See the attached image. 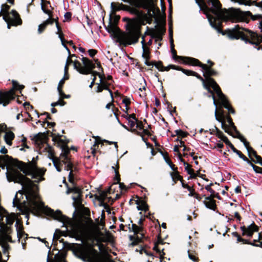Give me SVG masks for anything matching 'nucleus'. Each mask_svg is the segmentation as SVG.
<instances>
[{
	"mask_svg": "<svg viewBox=\"0 0 262 262\" xmlns=\"http://www.w3.org/2000/svg\"><path fill=\"white\" fill-rule=\"evenodd\" d=\"M6 177L9 182L21 184L23 190H19L18 192L22 194L23 191L24 192L31 208L37 211H44L47 215H51L55 220L62 222L63 227L66 224H71L70 219L63 215L60 210L54 211L50 208L45 207L42 203L37 200L38 194L35 190L36 185L30 179L16 171L6 172Z\"/></svg>",
	"mask_w": 262,
	"mask_h": 262,
	"instance_id": "obj_1",
	"label": "nucleus"
},
{
	"mask_svg": "<svg viewBox=\"0 0 262 262\" xmlns=\"http://www.w3.org/2000/svg\"><path fill=\"white\" fill-rule=\"evenodd\" d=\"M195 2L206 15L211 26L217 31L220 30L221 20H231L233 22L245 21L247 20V15L251 14L249 11L244 12L232 8L223 9L219 0H208V3L212 5L210 8L204 0H195Z\"/></svg>",
	"mask_w": 262,
	"mask_h": 262,
	"instance_id": "obj_2",
	"label": "nucleus"
},
{
	"mask_svg": "<svg viewBox=\"0 0 262 262\" xmlns=\"http://www.w3.org/2000/svg\"><path fill=\"white\" fill-rule=\"evenodd\" d=\"M126 27L127 32H121L115 25H111L106 28V30L117 42L124 46L138 42L140 36V30L137 23L134 20H129Z\"/></svg>",
	"mask_w": 262,
	"mask_h": 262,
	"instance_id": "obj_3",
	"label": "nucleus"
},
{
	"mask_svg": "<svg viewBox=\"0 0 262 262\" xmlns=\"http://www.w3.org/2000/svg\"><path fill=\"white\" fill-rule=\"evenodd\" d=\"M228 35L230 39H241L246 43H249L256 46H258L262 42V35H258L249 30L240 27L239 25H236L229 30Z\"/></svg>",
	"mask_w": 262,
	"mask_h": 262,
	"instance_id": "obj_4",
	"label": "nucleus"
},
{
	"mask_svg": "<svg viewBox=\"0 0 262 262\" xmlns=\"http://www.w3.org/2000/svg\"><path fill=\"white\" fill-rule=\"evenodd\" d=\"M189 61L192 62V66H196L201 67L203 70V76L205 78L206 82L209 87H211L213 91L217 94L218 92H222L219 86L213 79L210 77L211 76L216 74V72L210 67L202 64L200 61L195 58H187Z\"/></svg>",
	"mask_w": 262,
	"mask_h": 262,
	"instance_id": "obj_5",
	"label": "nucleus"
},
{
	"mask_svg": "<svg viewBox=\"0 0 262 262\" xmlns=\"http://www.w3.org/2000/svg\"><path fill=\"white\" fill-rule=\"evenodd\" d=\"M13 86L8 91L0 92V104H2L3 106H7L10 101L15 98V90H21L24 89V86L20 85L18 82L13 80L12 81Z\"/></svg>",
	"mask_w": 262,
	"mask_h": 262,
	"instance_id": "obj_6",
	"label": "nucleus"
},
{
	"mask_svg": "<svg viewBox=\"0 0 262 262\" xmlns=\"http://www.w3.org/2000/svg\"><path fill=\"white\" fill-rule=\"evenodd\" d=\"M20 170L26 175L31 176L32 179H34V182L38 183L43 180L45 170L43 168H38L34 165L31 166H24Z\"/></svg>",
	"mask_w": 262,
	"mask_h": 262,
	"instance_id": "obj_7",
	"label": "nucleus"
},
{
	"mask_svg": "<svg viewBox=\"0 0 262 262\" xmlns=\"http://www.w3.org/2000/svg\"><path fill=\"white\" fill-rule=\"evenodd\" d=\"M5 217L6 224H5L4 222H0V228L3 232L1 240H9L10 237L9 234L10 233L11 229L8 226H11L13 224L16 218V215L14 213H12L6 215L5 216Z\"/></svg>",
	"mask_w": 262,
	"mask_h": 262,
	"instance_id": "obj_8",
	"label": "nucleus"
},
{
	"mask_svg": "<svg viewBox=\"0 0 262 262\" xmlns=\"http://www.w3.org/2000/svg\"><path fill=\"white\" fill-rule=\"evenodd\" d=\"M81 60L84 66H81L79 61H75L73 63L74 68L82 74L91 73L92 70L95 68L94 64L86 57H82Z\"/></svg>",
	"mask_w": 262,
	"mask_h": 262,
	"instance_id": "obj_9",
	"label": "nucleus"
},
{
	"mask_svg": "<svg viewBox=\"0 0 262 262\" xmlns=\"http://www.w3.org/2000/svg\"><path fill=\"white\" fill-rule=\"evenodd\" d=\"M81 60L84 66H81L79 61H75L73 63L74 68L82 74L91 73L92 70L95 68L94 64L86 57H82Z\"/></svg>",
	"mask_w": 262,
	"mask_h": 262,
	"instance_id": "obj_10",
	"label": "nucleus"
},
{
	"mask_svg": "<svg viewBox=\"0 0 262 262\" xmlns=\"http://www.w3.org/2000/svg\"><path fill=\"white\" fill-rule=\"evenodd\" d=\"M3 18L6 22H11L13 25L16 26L21 24L18 13L14 10H12L10 13L4 15Z\"/></svg>",
	"mask_w": 262,
	"mask_h": 262,
	"instance_id": "obj_11",
	"label": "nucleus"
},
{
	"mask_svg": "<svg viewBox=\"0 0 262 262\" xmlns=\"http://www.w3.org/2000/svg\"><path fill=\"white\" fill-rule=\"evenodd\" d=\"M128 226L129 231H132L134 232L135 234L139 233L140 235V237L138 236L136 237H134L133 236H129L130 240L133 241L132 244L133 245H136L141 241L142 238L143 237V234L142 233H140L142 230V228L140 226L136 225V224H132V228L129 227V225H128Z\"/></svg>",
	"mask_w": 262,
	"mask_h": 262,
	"instance_id": "obj_12",
	"label": "nucleus"
},
{
	"mask_svg": "<svg viewBox=\"0 0 262 262\" xmlns=\"http://www.w3.org/2000/svg\"><path fill=\"white\" fill-rule=\"evenodd\" d=\"M41 8L45 13L49 15V18L38 26V32L39 34L43 32L48 25L52 24L54 21H56L55 19L51 17V11L46 9L45 5L42 4L41 5Z\"/></svg>",
	"mask_w": 262,
	"mask_h": 262,
	"instance_id": "obj_13",
	"label": "nucleus"
},
{
	"mask_svg": "<svg viewBox=\"0 0 262 262\" xmlns=\"http://www.w3.org/2000/svg\"><path fill=\"white\" fill-rule=\"evenodd\" d=\"M193 76H195L196 77H197V78H198L201 81H202L203 83V85H204V86L205 89H206L208 91V92L210 93V95H209L208 97L212 98L213 104L215 106V119L217 121L220 122L221 121L218 118V117H217V116L216 115L217 106H216V102H215V96H214V95L213 94V92L210 90V88L209 87V86L207 84V83L206 82V80L204 79L200 75H199L198 74H197L195 72V75H193Z\"/></svg>",
	"mask_w": 262,
	"mask_h": 262,
	"instance_id": "obj_14",
	"label": "nucleus"
},
{
	"mask_svg": "<svg viewBox=\"0 0 262 262\" xmlns=\"http://www.w3.org/2000/svg\"><path fill=\"white\" fill-rule=\"evenodd\" d=\"M99 75V77L100 78L99 83H97V85L96 92L100 93L103 90H105L108 91L110 96L112 99H113V95L112 92L108 88L109 84L103 80L102 76L99 74V73H97Z\"/></svg>",
	"mask_w": 262,
	"mask_h": 262,
	"instance_id": "obj_15",
	"label": "nucleus"
},
{
	"mask_svg": "<svg viewBox=\"0 0 262 262\" xmlns=\"http://www.w3.org/2000/svg\"><path fill=\"white\" fill-rule=\"evenodd\" d=\"M219 98V100L220 101L221 104L228 111L234 114L235 112L234 110L231 107V106L229 104V102L226 99V96L223 94L222 92H218L217 94L216 95Z\"/></svg>",
	"mask_w": 262,
	"mask_h": 262,
	"instance_id": "obj_16",
	"label": "nucleus"
},
{
	"mask_svg": "<svg viewBox=\"0 0 262 262\" xmlns=\"http://www.w3.org/2000/svg\"><path fill=\"white\" fill-rule=\"evenodd\" d=\"M222 127L225 129V132L227 133L228 134L231 135L233 137L237 138L242 141L244 140V137L240 134V133L236 129V126H234L233 130V132L230 131L228 128V127L224 123L222 122Z\"/></svg>",
	"mask_w": 262,
	"mask_h": 262,
	"instance_id": "obj_17",
	"label": "nucleus"
},
{
	"mask_svg": "<svg viewBox=\"0 0 262 262\" xmlns=\"http://www.w3.org/2000/svg\"><path fill=\"white\" fill-rule=\"evenodd\" d=\"M76 255L83 261H90L91 258L90 252L86 249H81L78 250L76 253Z\"/></svg>",
	"mask_w": 262,
	"mask_h": 262,
	"instance_id": "obj_18",
	"label": "nucleus"
},
{
	"mask_svg": "<svg viewBox=\"0 0 262 262\" xmlns=\"http://www.w3.org/2000/svg\"><path fill=\"white\" fill-rule=\"evenodd\" d=\"M170 42H171L170 45H171V52H172V55H173V58L175 60L178 59H180L182 61L183 63H184L185 64H188L191 65L192 62L189 61L188 60H187V58H192L189 57H183V56H177L176 55V51L173 49V40L171 39V40H170Z\"/></svg>",
	"mask_w": 262,
	"mask_h": 262,
	"instance_id": "obj_19",
	"label": "nucleus"
},
{
	"mask_svg": "<svg viewBox=\"0 0 262 262\" xmlns=\"http://www.w3.org/2000/svg\"><path fill=\"white\" fill-rule=\"evenodd\" d=\"M178 159L181 162L183 163V164L185 166V169L187 172V173L190 174L192 178H194L195 177V174L194 173L193 170L191 168V166L185 162L184 160L182 158L180 154H179L178 155Z\"/></svg>",
	"mask_w": 262,
	"mask_h": 262,
	"instance_id": "obj_20",
	"label": "nucleus"
},
{
	"mask_svg": "<svg viewBox=\"0 0 262 262\" xmlns=\"http://www.w3.org/2000/svg\"><path fill=\"white\" fill-rule=\"evenodd\" d=\"M112 168L114 169V172L115 173V176L114 177V180L116 181L117 182L115 183L114 184H119V187L120 189L122 191L123 190H126V187L125 185L123 183L120 182V177H119V174L118 171L115 169L114 166H112Z\"/></svg>",
	"mask_w": 262,
	"mask_h": 262,
	"instance_id": "obj_21",
	"label": "nucleus"
},
{
	"mask_svg": "<svg viewBox=\"0 0 262 262\" xmlns=\"http://www.w3.org/2000/svg\"><path fill=\"white\" fill-rule=\"evenodd\" d=\"M15 226L17 231V237L20 239V238H22L24 235H25V233L23 231V227L18 220L16 221Z\"/></svg>",
	"mask_w": 262,
	"mask_h": 262,
	"instance_id": "obj_22",
	"label": "nucleus"
},
{
	"mask_svg": "<svg viewBox=\"0 0 262 262\" xmlns=\"http://www.w3.org/2000/svg\"><path fill=\"white\" fill-rule=\"evenodd\" d=\"M64 160H65L63 159ZM66 161L64 162V161H62V162H64L65 165V169L67 171L70 170V172L69 174V180L70 182L73 183V175H72V163L68 160H66Z\"/></svg>",
	"mask_w": 262,
	"mask_h": 262,
	"instance_id": "obj_23",
	"label": "nucleus"
},
{
	"mask_svg": "<svg viewBox=\"0 0 262 262\" xmlns=\"http://www.w3.org/2000/svg\"><path fill=\"white\" fill-rule=\"evenodd\" d=\"M136 204L137 205V208L138 210L146 211L148 210V205L143 200H137Z\"/></svg>",
	"mask_w": 262,
	"mask_h": 262,
	"instance_id": "obj_24",
	"label": "nucleus"
},
{
	"mask_svg": "<svg viewBox=\"0 0 262 262\" xmlns=\"http://www.w3.org/2000/svg\"><path fill=\"white\" fill-rule=\"evenodd\" d=\"M111 240V237L108 234L104 235L100 232L97 237L98 242H109Z\"/></svg>",
	"mask_w": 262,
	"mask_h": 262,
	"instance_id": "obj_25",
	"label": "nucleus"
},
{
	"mask_svg": "<svg viewBox=\"0 0 262 262\" xmlns=\"http://www.w3.org/2000/svg\"><path fill=\"white\" fill-rule=\"evenodd\" d=\"M14 138V134L11 131H7L5 135V140L6 143L9 145H12V141Z\"/></svg>",
	"mask_w": 262,
	"mask_h": 262,
	"instance_id": "obj_26",
	"label": "nucleus"
},
{
	"mask_svg": "<svg viewBox=\"0 0 262 262\" xmlns=\"http://www.w3.org/2000/svg\"><path fill=\"white\" fill-rule=\"evenodd\" d=\"M141 43L142 45V50H143V53H142V57L145 59H148L149 58V49L147 47H146L144 43V37H142V40L141 41Z\"/></svg>",
	"mask_w": 262,
	"mask_h": 262,
	"instance_id": "obj_27",
	"label": "nucleus"
},
{
	"mask_svg": "<svg viewBox=\"0 0 262 262\" xmlns=\"http://www.w3.org/2000/svg\"><path fill=\"white\" fill-rule=\"evenodd\" d=\"M107 196V192L101 191L99 193V195L98 196V199L101 202V205L103 206L105 208L107 207L106 204L103 203L104 201Z\"/></svg>",
	"mask_w": 262,
	"mask_h": 262,
	"instance_id": "obj_28",
	"label": "nucleus"
},
{
	"mask_svg": "<svg viewBox=\"0 0 262 262\" xmlns=\"http://www.w3.org/2000/svg\"><path fill=\"white\" fill-rule=\"evenodd\" d=\"M62 152L60 154L61 158L68 160V155L70 152V149L66 145H62Z\"/></svg>",
	"mask_w": 262,
	"mask_h": 262,
	"instance_id": "obj_29",
	"label": "nucleus"
},
{
	"mask_svg": "<svg viewBox=\"0 0 262 262\" xmlns=\"http://www.w3.org/2000/svg\"><path fill=\"white\" fill-rule=\"evenodd\" d=\"M203 203L204 204L206 208L213 210H215L216 208V204L215 201L214 200L210 201H204Z\"/></svg>",
	"mask_w": 262,
	"mask_h": 262,
	"instance_id": "obj_30",
	"label": "nucleus"
},
{
	"mask_svg": "<svg viewBox=\"0 0 262 262\" xmlns=\"http://www.w3.org/2000/svg\"><path fill=\"white\" fill-rule=\"evenodd\" d=\"M129 12L132 14H135L138 18H141L143 16V13L137 9L136 8H132L129 10Z\"/></svg>",
	"mask_w": 262,
	"mask_h": 262,
	"instance_id": "obj_31",
	"label": "nucleus"
},
{
	"mask_svg": "<svg viewBox=\"0 0 262 262\" xmlns=\"http://www.w3.org/2000/svg\"><path fill=\"white\" fill-rule=\"evenodd\" d=\"M155 67L160 71H164L169 70V66L164 67L163 66L161 61L156 62L154 64Z\"/></svg>",
	"mask_w": 262,
	"mask_h": 262,
	"instance_id": "obj_32",
	"label": "nucleus"
},
{
	"mask_svg": "<svg viewBox=\"0 0 262 262\" xmlns=\"http://www.w3.org/2000/svg\"><path fill=\"white\" fill-rule=\"evenodd\" d=\"M81 194H78L77 195V196H73L72 197L73 200L74 201L73 202V205L74 206H78L79 205H80L81 203Z\"/></svg>",
	"mask_w": 262,
	"mask_h": 262,
	"instance_id": "obj_33",
	"label": "nucleus"
},
{
	"mask_svg": "<svg viewBox=\"0 0 262 262\" xmlns=\"http://www.w3.org/2000/svg\"><path fill=\"white\" fill-rule=\"evenodd\" d=\"M52 140L54 143H57L58 146L60 145V143L62 142V140L60 138L61 135L58 134L57 136H55L54 134H52Z\"/></svg>",
	"mask_w": 262,
	"mask_h": 262,
	"instance_id": "obj_34",
	"label": "nucleus"
},
{
	"mask_svg": "<svg viewBox=\"0 0 262 262\" xmlns=\"http://www.w3.org/2000/svg\"><path fill=\"white\" fill-rule=\"evenodd\" d=\"M148 0H141L138 4L137 6L143 8H147L149 5Z\"/></svg>",
	"mask_w": 262,
	"mask_h": 262,
	"instance_id": "obj_35",
	"label": "nucleus"
},
{
	"mask_svg": "<svg viewBox=\"0 0 262 262\" xmlns=\"http://www.w3.org/2000/svg\"><path fill=\"white\" fill-rule=\"evenodd\" d=\"M258 228L257 226L255 225L254 223L250 225L247 228V230L248 231H251L252 232L258 231Z\"/></svg>",
	"mask_w": 262,
	"mask_h": 262,
	"instance_id": "obj_36",
	"label": "nucleus"
},
{
	"mask_svg": "<svg viewBox=\"0 0 262 262\" xmlns=\"http://www.w3.org/2000/svg\"><path fill=\"white\" fill-rule=\"evenodd\" d=\"M231 149L234 153L236 154L238 157L242 159L243 160L244 159H246V157L243 155L240 151L236 149L233 145H232V148Z\"/></svg>",
	"mask_w": 262,
	"mask_h": 262,
	"instance_id": "obj_37",
	"label": "nucleus"
},
{
	"mask_svg": "<svg viewBox=\"0 0 262 262\" xmlns=\"http://www.w3.org/2000/svg\"><path fill=\"white\" fill-rule=\"evenodd\" d=\"M20 201L17 198V193L16 194L13 201V205L14 207H16L17 208L20 209Z\"/></svg>",
	"mask_w": 262,
	"mask_h": 262,
	"instance_id": "obj_38",
	"label": "nucleus"
},
{
	"mask_svg": "<svg viewBox=\"0 0 262 262\" xmlns=\"http://www.w3.org/2000/svg\"><path fill=\"white\" fill-rule=\"evenodd\" d=\"M138 121V120H134V119H130L128 121L130 127L131 128H133L135 126L136 127H138V124H137Z\"/></svg>",
	"mask_w": 262,
	"mask_h": 262,
	"instance_id": "obj_39",
	"label": "nucleus"
},
{
	"mask_svg": "<svg viewBox=\"0 0 262 262\" xmlns=\"http://www.w3.org/2000/svg\"><path fill=\"white\" fill-rule=\"evenodd\" d=\"M241 142H242L243 143V144L244 145L245 147H246V148L247 149V151L248 152V156L249 157H250V148H251V147H250L249 146V142H247L246 139H245V138L244 137V140H242V141H241Z\"/></svg>",
	"mask_w": 262,
	"mask_h": 262,
	"instance_id": "obj_40",
	"label": "nucleus"
},
{
	"mask_svg": "<svg viewBox=\"0 0 262 262\" xmlns=\"http://www.w3.org/2000/svg\"><path fill=\"white\" fill-rule=\"evenodd\" d=\"M241 242H243L244 244H249V245H252L253 246H256V247H261L262 246V241L260 242L259 245L252 243V242H250L248 240L245 239H243V241H242Z\"/></svg>",
	"mask_w": 262,
	"mask_h": 262,
	"instance_id": "obj_41",
	"label": "nucleus"
},
{
	"mask_svg": "<svg viewBox=\"0 0 262 262\" xmlns=\"http://www.w3.org/2000/svg\"><path fill=\"white\" fill-rule=\"evenodd\" d=\"M65 104H66V102L64 101L60 100V101H58L52 103L51 105L52 107H55V106H56L59 105H60L61 106H63Z\"/></svg>",
	"mask_w": 262,
	"mask_h": 262,
	"instance_id": "obj_42",
	"label": "nucleus"
},
{
	"mask_svg": "<svg viewBox=\"0 0 262 262\" xmlns=\"http://www.w3.org/2000/svg\"><path fill=\"white\" fill-rule=\"evenodd\" d=\"M238 4L240 5H244L245 6H251V1L247 0H239Z\"/></svg>",
	"mask_w": 262,
	"mask_h": 262,
	"instance_id": "obj_43",
	"label": "nucleus"
},
{
	"mask_svg": "<svg viewBox=\"0 0 262 262\" xmlns=\"http://www.w3.org/2000/svg\"><path fill=\"white\" fill-rule=\"evenodd\" d=\"M72 192L76 194L77 195L81 194V190L79 188L75 186L72 187Z\"/></svg>",
	"mask_w": 262,
	"mask_h": 262,
	"instance_id": "obj_44",
	"label": "nucleus"
},
{
	"mask_svg": "<svg viewBox=\"0 0 262 262\" xmlns=\"http://www.w3.org/2000/svg\"><path fill=\"white\" fill-rule=\"evenodd\" d=\"M69 79V76L64 75L63 77L59 81L58 83L59 88H61L64 83V80Z\"/></svg>",
	"mask_w": 262,
	"mask_h": 262,
	"instance_id": "obj_45",
	"label": "nucleus"
},
{
	"mask_svg": "<svg viewBox=\"0 0 262 262\" xmlns=\"http://www.w3.org/2000/svg\"><path fill=\"white\" fill-rule=\"evenodd\" d=\"M182 72L188 76H190V75L193 76V75L195 74V72H193L191 70H185V69L183 70Z\"/></svg>",
	"mask_w": 262,
	"mask_h": 262,
	"instance_id": "obj_46",
	"label": "nucleus"
},
{
	"mask_svg": "<svg viewBox=\"0 0 262 262\" xmlns=\"http://www.w3.org/2000/svg\"><path fill=\"white\" fill-rule=\"evenodd\" d=\"M52 161H53V163L54 165L55 168L56 169V170L59 172L61 171V169L60 168L59 164H58L57 160L54 159H53Z\"/></svg>",
	"mask_w": 262,
	"mask_h": 262,
	"instance_id": "obj_47",
	"label": "nucleus"
},
{
	"mask_svg": "<svg viewBox=\"0 0 262 262\" xmlns=\"http://www.w3.org/2000/svg\"><path fill=\"white\" fill-rule=\"evenodd\" d=\"M59 37L60 38V39L62 42V45L63 46V47L66 49V50L68 51V54H70V51L69 48L67 47V46L66 45V44L64 42V39L63 38L60 36V35H59Z\"/></svg>",
	"mask_w": 262,
	"mask_h": 262,
	"instance_id": "obj_48",
	"label": "nucleus"
},
{
	"mask_svg": "<svg viewBox=\"0 0 262 262\" xmlns=\"http://www.w3.org/2000/svg\"><path fill=\"white\" fill-rule=\"evenodd\" d=\"M175 133L177 135H180L183 137H185L186 136V134L181 129H177L175 130Z\"/></svg>",
	"mask_w": 262,
	"mask_h": 262,
	"instance_id": "obj_49",
	"label": "nucleus"
},
{
	"mask_svg": "<svg viewBox=\"0 0 262 262\" xmlns=\"http://www.w3.org/2000/svg\"><path fill=\"white\" fill-rule=\"evenodd\" d=\"M164 159L166 163L168 164L171 169L172 170H174V165L172 164L171 161L167 158H165Z\"/></svg>",
	"mask_w": 262,
	"mask_h": 262,
	"instance_id": "obj_50",
	"label": "nucleus"
},
{
	"mask_svg": "<svg viewBox=\"0 0 262 262\" xmlns=\"http://www.w3.org/2000/svg\"><path fill=\"white\" fill-rule=\"evenodd\" d=\"M9 8H10V7L6 4H4V5H2V9H5V12H4V15L9 14L8 11Z\"/></svg>",
	"mask_w": 262,
	"mask_h": 262,
	"instance_id": "obj_51",
	"label": "nucleus"
},
{
	"mask_svg": "<svg viewBox=\"0 0 262 262\" xmlns=\"http://www.w3.org/2000/svg\"><path fill=\"white\" fill-rule=\"evenodd\" d=\"M227 122H228V123L229 124V125L230 127L231 128V129L232 128H233L234 126H235L234 125L233 122H232V119L230 117H227Z\"/></svg>",
	"mask_w": 262,
	"mask_h": 262,
	"instance_id": "obj_52",
	"label": "nucleus"
},
{
	"mask_svg": "<svg viewBox=\"0 0 262 262\" xmlns=\"http://www.w3.org/2000/svg\"><path fill=\"white\" fill-rule=\"evenodd\" d=\"M222 141H223L227 145H228L231 148H232V145H233L228 140L227 137L226 136L223 139Z\"/></svg>",
	"mask_w": 262,
	"mask_h": 262,
	"instance_id": "obj_53",
	"label": "nucleus"
},
{
	"mask_svg": "<svg viewBox=\"0 0 262 262\" xmlns=\"http://www.w3.org/2000/svg\"><path fill=\"white\" fill-rule=\"evenodd\" d=\"M122 102L123 103H124L125 104L126 110H128L127 105H128L130 102L129 98L126 97L123 99Z\"/></svg>",
	"mask_w": 262,
	"mask_h": 262,
	"instance_id": "obj_54",
	"label": "nucleus"
},
{
	"mask_svg": "<svg viewBox=\"0 0 262 262\" xmlns=\"http://www.w3.org/2000/svg\"><path fill=\"white\" fill-rule=\"evenodd\" d=\"M232 234L237 238V242H241L242 241H243V238H241L236 232H233Z\"/></svg>",
	"mask_w": 262,
	"mask_h": 262,
	"instance_id": "obj_55",
	"label": "nucleus"
},
{
	"mask_svg": "<svg viewBox=\"0 0 262 262\" xmlns=\"http://www.w3.org/2000/svg\"><path fill=\"white\" fill-rule=\"evenodd\" d=\"M186 189L189 191V196H194L195 193L193 192V190L188 185H187Z\"/></svg>",
	"mask_w": 262,
	"mask_h": 262,
	"instance_id": "obj_56",
	"label": "nucleus"
},
{
	"mask_svg": "<svg viewBox=\"0 0 262 262\" xmlns=\"http://www.w3.org/2000/svg\"><path fill=\"white\" fill-rule=\"evenodd\" d=\"M169 68H171V69H174V70L181 71L182 72L183 70H184L183 69H182V68H181L180 67L176 66L174 65H171V64L169 66Z\"/></svg>",
	"mask_w": 262,
	"mask_h": 262,
	"instance_id": "obj_57",
	"label": "nucleus"
},
{
	"mask_svg": "<svg viewBox=\"0 0 262 262\" xmlns=\"http://www.w3.org/2000/svg\"><path fill=\"white\" fill-rule=\"evenodd\" d=\"M253 169L256 172L262 173V168L255 165Z\"/></svg>",
	"mask_w": 262,
	"mask_h": 262,
	"instance_id": "obj_58",
	"label": "nucleus"
},
{
	"mask_svg": "<svg viewBox=\"0 0 262 262\" xmlns=\"http://www.w3.org/2000/svg\"><path fill=\"white\" fill-rule=\"evenodd\" d=\"M251 5H254L255 6L262 8V2L256 3V1H251Z\"/></svg>",
	"mask_w": 262,
	"mask_h": 262,
	"instance_id": "obj_59",
	"label": "nucleus"
},
{
	"mask_svg": "<svg viewBox=\"0 0 262 262\" xmlns=\"http://www.w3.org/2000/svg\"><path fill=\"white\" fill-rule=\"evenodd\" d=\"M88 52H89V55L91 56V57H93L95 55V54H96L97 53V51L95 50H94V49H91V50H89L88 51Z\"/></svg>",
	"mask_w": 262,
	"mask_h": 262,
	"instance_id": "obj_60",
	"label": "nucleus"
},
{
	"mask_svg": "<svg viewBox=\"0 0 262 262\" xmlns=\"http://www.w3.org/2000/svg\"><path fill=\"white\" fill-rule=\"evenodd\" d=\"M205 189L208 191L209 192H210L211 194V195L213 194L214 193H215V191L212 189L211 188H210V185H208L207 186H205Z\"/></svg>",
	"mask_w": 262,
	"mask_h": 262,
	"instance_id": "obj_61",
	"label": "nucleus"
},
{
	"mask_svg": "<svg viewBox=\"0 0 262 262\" xmlns=\"http://www.w3.org/2000/svg\"><path fill=\"white\" fill-rule=\"evenodd\" d=\"M217 136L218 138H220L222 140L226 137L222 132L219 130L217 132Z\"/></svg>",
	"mask_w": 262,
	"mask_h": 262,
	"instance_id": "obj_62",
	"label": "nucleus"
},
{
	"mask_svg": "<svg viewBox=\"0 0 262 262\" xmlns=\"http://www.w3.org/2000/svg\"><path fill=\"white\" fill-rule=\"evenodd\" d=\"M256 159V161H254L255 163H259L260 164V163H261L262 162V158L260 156H258L257 155H255V157H254Z\"/></svg>",
	"mask_w": 262,
	"mask_h": 262,
	"instance_id": "obj_63",
	"label": "nucleus"
},
{
	"mask_svg": "<svg viewBox=\"0 0 262 262\" xmlns=\"http://www.w3.org/2000/svg\"><path fill=\"white\" fill-rule=\"evenodd\" d=\"M3 249V252L4 254H6L8 252V245L7 244H3L2 246Z\"/></svg>",
	"mask_w": 262,
	"mask_h": 262,
	"instance_id": "obj_64",
	"label": "nucleus"
}]
</instances>
